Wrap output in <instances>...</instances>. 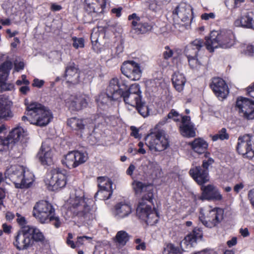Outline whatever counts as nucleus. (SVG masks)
Returning <instances> with one entry per match:
<instances>
[{"label":"nucleus","mask_w":254,"mask_h":254,"mask_svg":"<svg viewBox=\"0 0 254 254\" xmlns=\"http://www.w3.org/2000/svg\"><path fill=\"white\" fill-rule=\"evenodd\" d=\"M127 88V84L126 81L113 78L110 81L106 92L111 96L113 100H118L121 99L122 94Z\"/></svg>","instance_id":"a211bd4d"},{"label":"nucleus","mask_w":254,"mask_h":254,"mask_svg":"<svg viewBox=\"0 0 254 254\" xmlns=\"http://www.w3.org/2000/svg\"><path fill=\"white\" fill-rule=\"evenodd\" d=\"M129 240V235L125 231L121 230L117 232L114 238V241L118 247H123Z\"/></svg>","instance_id":"e433bc0d"},{"label":"nucleus","mask_w":254,"mask_h":254,"mask_svg":"<svg viewBox=\"0 0 254 254\" xmlns=\"http://www.w3.org/2000/svg\"><path fill=\"white\" fill-rule=\"evenodd\" d=\"M65 78L66 82L72 85L78 84L80 81V73L77 66L70 64L66 68Z\"/></svg>","instance_id":"c756f323"},{"label":"nucleus","mask_w":254,"mask_h":254,"mask_svg":"<svg viewBox=\"0 0 254 254\" xmlns=\"http://www.w3.org/2000/svg\"><path fill=\"white\" fill-rule=\"evenodd\" d=\"M173 51L168 46H166L165 48V51L163 53V57L165 59H168L173 56Z\"/></svg>","instance_id":"0e129e2a"},{"label":"nucleus","mask_w":254,"mask_h":254,"mask_svg":"<svg viewBox=\"0 0 254 254\" xmlns=\"http://www.w3.org/2000/svg\"><path fill=\"white\" fill-rule=\"evenodd\" d=\"M13 144V143L8 137L0 136V152H6L8 151Z\"/></svg>","instance_id":"37998d69"},{"label":"nucleus","mask_w":254,"mask_h":254,"mask_svg":"<svg viewBox=\"0 0 254 254\" xmlns=\"http://www.w3.org/2000/svg\"><path fill=\"white\" fill-rule=\"evenodd\" d=\"M44 82H45L43 80H40L38 78H35L33 80L32 86L38 88H41L43 86Z\"/></svg>","instance_id":"774afa93"},{"label":"nucleus","mask_w":254,"mask_h":254,"mask_svg":"<svg viewBox=\"0 0 254 254\" xmlns=\"http://www.w3.org/2000/svg\"><path fill=\"white\" fill-rule=\"evenodd\" d=\"M215 186L213 185H208L206 186H202L201 190L202 193L199 197L201 200H210Z\"/></svg>","instance_id":"58836bf2"},{"label":"nucleus","mask_w":254,"mask_h":254,"mask_svg":"<svg viewBox=\"0 0 254 254\" xmlns=\"http://www.w3.org/2000/svg\"><path fill=\"white\" fill-rule=\"evenodd\" d=\"M237 27H242L254 30V12L247 11L236 19L234 23Z\"/></svg>","instance_id":"c85d7f7f"},{"label":"nucleus","mask_w":254,"mask_h":254,"mask_svg":"<svg viewBox=\"0 0 254 254\" xmlns=\"http://www.w3.org/2000/svg\"><path fill=\"white\" fill-rule=\"evenodd\" d=\"M53 151L47 142L42 143L37 154V158L43 165H50L53 163Z\"/></svg>","instance_id":"a878e982"},{"label":"nucleus","mask_w":254,"mask_h":254,"mask_svg":"<svg viewBox=\"0 0 254 254\" xmlns=\"http://www.w3.org/2000/svg\"><path fill=\"white\" fill-rule=\"evenodd\" d=\"M222 199V195L221 194L219 190L215 187L213 191V193L210 198V200L221 201Z\"/></svg>","instance_id":"5fc2aeb1"},{"label":"nucleus","mask_w":254,"mask_h":254,"mask_svg":"<svg viewBox=\"0 0 254 254\" xmlns=\"http://www.w3.org/2000/svg\"><path fill=\"white\" fill-rule=\"evenodd\" d=\"M65 205L81 223L89 225L95 217L96 207L94 201L91 199L85 198L84 192L81 190L72 192Z\"/></svg>","instance_id":"f03ea898"},{"label":"nucleus","mask_w":254,"mask_h":254,"mask_svg":"<svg viewBox=\"0 0 254 254\" xmlns=\"http://www.w3.org/2000/svg\"><path fill=\"white\" fill-rule=\"evenodd\" d=\"M215 17V14L214 12L204 13L201 15V19L205 21L213 20Z\"/></svg>","instance_id":"e2e57ef3"},{"label":"nucleus","mask_w":254,"mask_h":254,"mask_svg":"<svg viewBox=\"0 0 254 254\" xmlns=\"http://www.w3.org/2000/svg\"><path fill=\"white\" fill-rule=\"evenodd\" d=\"M143 165L146 166L148 170L151 172H153L154 169H156L157 170H160L159 167L157 165L156 162L151 161L150 160L147 159L146 161L143 162Z\"/></svg>","instance_id":"603ef678"},{"label":"nucleus","mask_w":254,"mask_h":254,"mask_svg":"<svg viewBox=\"0 0 254 254\" xmlns=\"http://www.w3.org/2000/svg\"><path fill=\"white\" fill-rule=\"evenodd\" d=\"M173 19L176 25H181L185 28L190 27L192 20V9L186 3H180L173 12Z\"/></svg>","instance_id":"9b49d317"},{"label":"nucleus","mask_w":254,"mask_h":254,"mask_svg":"<svg viewBox=\"0 0 254 254\" xmlns=\"http://www.w3.org/2000/svg\"><path fill=\"white\" fill-rule=\"evenodd\" d=\"M109 100H112L111 96L106 93H101L96 98V102L99 107L101 108L104 107L107 104Z\"/></svg>","instance_id":"a19ab883"},{"label":"nucleus","mask_w":254,"mask_h":254,"mask_svg":"<svg viewBox=\"0 0 254 254\" xmlns=\"http://www.w3.org/2000/svg\"><path fill=\"white\" fill-rule=\"evenodd\" d=\"M182 249L176 247L171 243H168L164 245L162 253L163 254H181Z\"/></svg>","instance_id":"ea45409f"},{"label":"nucleus","mask_w":254,"mask_h":254,"mask_svg":"<svg viewBox=\"0 0 254 254\" xmlns=\"http://www.w3.org/2000/svg\"><path fill=\"white\" fill-rule=\"evenodd\" d=\"M210 137L213 141H216L218 140H223L225 139H228L229 135L227 132L225 128H222L218 132L214 134L211 135Z\"/></svg>","instance_id":"a18cd8bd"},{"label":"nucleus","mask_w":254,"mask_h":254,"mask_svg":"<svg viewBox=\"0 0 254 254\" xmlns=\"http://www.w3.org/2000/svg\"><path fill=\"white\" fill-rule=\"evenodd\" d=\"M145 140L146 145L153 152L163 151L169 145L168 139L163 130L150 132L146 136Z\"/></svg>","instance_id":"1a4fd4ad"},{"label":"nucleus","mask_w":254,"mask_h":254,"mask_svg":"<svg viewBox=\"0 0 254 254\" xmlns=\"http://www.w3.org/2000/svg\"><path fill=\"white\" fill-rule=\"evenodd\" d=\"M173 84L175 88L178 92L183 91L186 82L184 74L180 72H175L172 78Z\"/></svg>","instance_id":"f704fd0d"},{"label":"nucleus","mask_w":254,"mask_h":254,"mask_svg":"<svg viewBox=\"0 0 254 254\" xmlns=\"http://www.w3.org/2000/svg\"><path fill=\"white\" fill-rule=\"evenodd\" d=\"M205 47L209 52L218 48L228 49L236 44V38L230 30L223 29L212 31L205 37Z\"/></svg>","instance_id":"7ed1b4c3"},{"label":"nucleus","mask_w":254,"mask_h":254,"mask_svg":"<svg viewBox=\"0 0 254 254\" xmlns=\"http://www.w3.org/2000/svg\"><path fill=\"white\" fill-rule=\"evenodd\" d=\"M26 115L22 117L23 121L27 120L31 124L44 127L50 123L53 116L51 111L38 102H33L26 104Z\"/></svg>","instance_id":"20e7f679"},{"label":"nucleus","mask_w":254,"mask_h":254,"mask_svg":"<svg viewBox=\"0 0 254 254\" xmlns=\"http://www.w3.org/2000/svg\"><path fill=\"white\" fill-rule=\"evenodd\" d=\"M16 216L17 217V222L21 226V228H23L24 227H27L28 226L26 225L27 221L24 216H22L21 215L18 213L16 214Z\"/></svg>","instance_id":"13d9d810"},{"label":"nucleus","mask_w":254,"mask_h":254,"mask_svg":"<svg viewBox=\"0 0 254 254\" xmlns=\"http://www.w3.org/2000/svg\"><path fill=\"white\" fill-rule=\"evenodd\" d=\"M243 52L248 56L254 55V46L251 44H246L243 47Z\"/></svg>","instance_id":"4d7b16f0"},{"label":"nucleus","mask_w":254,"mask_h":254,"mask_svg":"<svg viewBox=\"0 0 254 254\" xmlns=\"http://www.w3.org/2000/svg\"><path fill=\"white\" fill-rule=\"evenodd\" d=\"M149 8L151 10L156 12L161 8V5L156 0H149Z\"/></svg>","instance_id":"6e6d98bb"},{"label":"nucleus","mask_w":254,"mask_h":254,"mask_svg":"<svg viewBox=\"0 0 254 254\" xmlns=\"http://www.w3.org/2000/svg\"><path fill=\"white\" fill-rule=\"evenodd\" d=\"M153 27L152 22L145 21L142 18L141 21L135 27L134 30L137 34H143L151 30Z\"/></svg>","instance_id":"4c0bfd02"},{"label":"nucleus","mask_w":254,"mask_h":254,"mask_svg":"<svg viewBox=\"0 0 254 254\" xmlns=\"http://www.w3.org/2000/svg\"><path fill=\"white\" fill-rule=\"evenodd\" d=\"M67 125L72 129L79 131L85 135L90 134L94 127L92 119H79L76 117L68 119L67 121Z\"/></svg>","instance_id":"ddd939ff"},{"label":"nucleus","mask_w":254,"mask_h":254,"mask_svg":"<svg viewBox=\"0 0 254 254\" xmlns=\"http://www.w3.org/2000/svg\"><path fill=\"white\" fill-rule=\"evenodd\" d=\"M223 214L222 209L205 206L200 208L199 219L206 227L212 228L222 221Z\"/></svg>","instance_id":"6e6552de"},{"label":"nucleus","mask_w":254,"mask_h":254,"mask_svg":"<svg viewBox=\"0 0 254 254\" xmlns=\"http://www.w3.org/2000/svg\"><path fill=\"white\" fill-rule=\"evenodd\" d=\"M210 153L208 152H206L204 156L206 158H208L207 160H204L203 161L202 167L204 168L203 170H207L209 166L212 165L214 162V160L209 157Z\"/></svg>","instance_id":"3c124183"},{"label":"nucleus","mask_w":254,"mask_h":254,"mask_svg":"<svg viewBox=\"0 0 254 254\" xmlns=\"http://www.w3.org/2000/svg\"><path fill=\"white\" fill-rule=\"evenodd\" d=\"M99 37V28H95L93 29L91 34V40L92 43L97 42Z\"/></svg>","instance_id":"680f3d73"},{"label":"nucleus","mask_w":254,"mask_h":254,"mask_svg":"<svg viewBox=\"0 0 254 254\" xmlns=\"http://www.w3.org/2000/svg\"><path fill=\"white\" fill-rule=\"evenodd\" d=\"M87 159V154L78 151H72L64 156L62 163L67 168L72 169L84 163Z\"/></svg>","instance_id":"f3484780"},{"label":"nucleus","mask_w":254,"mask_h":254,"mask_svg":"<svg viewBox=\"0 0 254 254\" xmlns=\"http://www.w3.org/2000/svg\"><path fill=\"white\" fill-rule=\"evenodd\" d=\"M10 103L6 98L0 97V118L8 120L13 114L10 110Z\"/></svg>","instance_id":"2f4dec72"},{"label":"nucleus","mask_w":254,"mask_h":254,"mask_svg":"<svg viewBox=\"0 0 254 254\" xmlns=\"http://www.w3.org/2000/svg\"><path fill=\"white\" fill-rule=\"evenodd\" d=\"M73 236L71 233H68L66 239V244L72 249H75L74 242L72 240Z\"/></svg>","instance_id":"69168bd1"},{"label":"nucleus","mask_w":254,"mask_h":254,"mask_svg":"<svg viewBox=\"0 0 254 254\" xmlns=\"http://www.w3.org/2000/svg\"><path fill=\"white\" fill-rule=\"evenodd\" d=\"M112 193L113 190L99 189L95 195V198L99 197L100 199L107 200L111 197Z\"/></svg>","instance_id":"49530a36"},{"label":"nucleus","mask_w":254,"mask_h":254,"mask_svg":"<svg viewBox=\"0 0 254 254\" xmlns=\"http://www.w3.org/2000/svg\"><path fill=\"white\" fill-rule=\"evenodd\" d=\"M32 214L41 224L55 221L53 224L56 228H59L62 223L59 217L55 216V208L52 204L46 200L40 201L35 204Z\"/></svg>","instance_id":"423d86ee"},{"label":"nucleus","mask_w":254,"mask_h":254,"mask_svg":"<svg viewBox=\"0 0 254 254\" xmlns=\"http://www.w3.org/2000/svg\"><path fill=\"white\" fill-rule=\"evenodd\" d=\"M141 94L138 84H133L130 86L127 84V88L124 90L121 98L123 99L126 104L134 107L141 100Z\"/></svg>","instance_id":"dca6fc26"},{"label":"nucleus","mask_w":254,"mask_h":254,"mask_svg":"<svg viewBox=\"0 0 254 254\" xmlns=\"http://www.w3.org/2000/svg\"><path fill=\"white\" fill-rule=\"evenodd\" d=\"M27 227L29 233L30 238L32 240V245L34 241L42 242L44 241V236L39 229L34 226H27Z\"/></svg>","instance_id":"c9c22d12"},{"label":"nucleus","mask_w":254,"mask_h":254,"mask_svg":"<svg viewBox=\"0 0 254 254\" xmlns=\"http://www.w3.org/2000/svg\"><path fill=\"white\" fill-rule=\"evenodd\" d=\"M192 149L195 152L198 154L205 153L208 147V143L204 139L198 138L195 139L192 142L189 144Z\"/></svg>","instance_id":"72a5a7b5"},{"label":"nucleus","mask_w":254,"mask_h":254,"mask_svg":"<svg viewBox=\"0 0 254 254\" xmlns=\"http://www.w3.org/2000/svg\"><path fill=\"white\" fill-rule=\"evenodd\" d=\"M92 239V237L86 236L77 237L76 242H74L75 249L79 248L83 246L86 241H90Z\"/></svg>","instance_id":"09e8293b"},{"label":"nucleus","mask_w":254,"mask_h":254,"mask_svg":"<svg viewBox=\"0 0 254 254\" xmlns=\"http://www.w3.org/2000/svg\"><path fill=\"white\" fill-rule=\"evenodd\" d=\"M88 97L85 95H71L66 100V104L73 111H79L87 107Z\"/></svg>","instance_id":"393cba45"},{"label":"nucleus","mask_w":254,"mask_h":254,"mask_svg":"<svg viewBox=\"0 0 254 254\" xmlns=\"http://www.w3.org/2000/svg\"><path fill=\"white\" fill-rule=\"evenodd\" d=\"M205 46V42L201 39H196L190 42L186 48V53H190L194 55H197L198 52Z\"/></svg>","instance_id":"473e14b6"},{"label":"nucleus","mask_w":254,"mask_h":254,"mask_svg":"<svg viewBox=\"0 0 254 254\" xmlns=\"http://www.w3.org/2000/svg\"><path fill=\"white\" fill-rule=\"evenodd\" d=\"M12 67V62L9 61H5L0 65V92L13 88L12 84L6 82Z\"/></svg>","instance_id":"5701e85b"},{"label":"nucleus","mask_w":254,"mask_h":254,"mask_svg":"<svg viewBox=\"0 0 254 254\" xmlns=\"http://www.w3.org/2000/svg\"><path fill=\"white\" fill-rule=\"evenodd\" d=\"M210 87L219 100H224L229 94L228 86L225 80L221 78H213L211 79Z\"/></svg>","instance_id":"412c9836"},{"label":"nucleus","mask_w":254,"mask_h":254,"mask_svg":"<svg viewBox=\"0 0 254 254\" xmlns=\"http://www.w3.org/2000/svg\"><path fill=\"white\" fill-rule=\"evenodd\" d=\"M190 174L193 180L201 186L209 181L208 170H203L200 167L196 166L190 170Z\"/></svg>","instance_id":"cd10ccee"},{"label":"nucleus","mask_w":254,"mask_h":254,"mask_svg":"<svg viewBox=\"0 0 254 254\" xmlns=\"http://www.w3.org/2000/svg\"><path fill=\"white\" fill-rule=\"evenodd\" d=\"M132 208L130 202L124 200L118 202L115 206L113 214L118 219L128 217L132 212Z\"/></svg>","instance_id":"b1692460"},{"label":"nucleus","mask_w":254,"mask_h":254,"mask_svg":"<svg viewBox=\"0 0 254 254\" xmlns=\"http://www.w3.org/2000/svg\"><path fill=\"white\" fill-rule=\"evenodd\" d=\"M134 243L135 244V249L139 251H144L146 249V244L140 238H136L134 240Z\"/></svg>","instance_id":"864d4df0"},{"label":"nucleus","mask_w":254,"mask_h":254,"mask_svg":"<svg viewBox=\"0 0 254 254\" xmlns=\"http://www.w3.org/2000/svg\"><path fill=\"white\" fill-rule=\"evenodd\" d=\"M27 135V131L19 126L12 128L7 135L13 144L19 141L22 142Z\"/></svg>","instance_id":"7c9ffc66"},{"label":"nucleus","mask_w":254,"mask_h":254,"mask_svg":"<svg viewBox=\"0 0 254 254\" xmlns=\"http://www.w3.org/2000/svg\"><path fill=\"white\" fill-rule=\"evenodd\" d=\"M236 108L240 115L244 119L248 120L254 119V101L243 97H238Z\"/></svg>","instance_id":"2eb2a0df"},{"label":"nucleus","mask_w":254,"mask_h":254,"mask_svg":"<svg viewBox=\"0 0 254 254\" xmlns=\"http://www.w3.org/2000/svg\"><path fill=\"white\" fill-rule=\"evenodd\" d=\"M132 187L136 195L144 193L136 209L137 216L148 225L156 224L159 218L158 213L155 209H152L149 205L153 203V186L149 184L134 181Z\"/></svg>","instance_id":"f257e3e1"},{"label":"nucleus","mask_w":254,"mask_h":254,"mask_svg":"<svg viewBox=\"0 0 254 254\" xmlns=\"http://www.w3.org/2000/svg\"><path fill=\"white\" fill-rule=\"evenodd\" d=\"M66 179V171L65 170L60 168H55L46 174L44 182L49 190L54 191L65 186Z\"/></svg>","instance_id":"9d476101"},{"label":"nucleus","mask_w":254,"mask_h":254,"mask_svg":"<svg viewBox=\"0 0 254 254\" xmlns=\"http://www.w3.org/2000/svg\"><path fill=\"white\" fill-rule=\"evenodd\" d=\"M186 54L190 67L192 69H198L200 66V63L197 58V55H194L190 53Z\"/></svg>","instance_id":"c03bdc74"},{"label":"nucleus","mask_w":254,"mask_h":254,"mask_svg":"<svg viewBox=\"0 0 254 254\" xmlns=\"http://www.w3.org/2000/svg\"><path fill=\"white\" fill-rule=\"evenodd\" d=\"M2 8L7 15L17 16L19 18H24L25 14L31 10V6L25 0H14L9 6L3 4Z\"/></svg>","instance_id":"4468645a"},{"label":"nucleus","mask_w":254,"mask_h":254,"mask_svg":"<svg viewBox=\"0 0 254 254\" xmlns=\"http://www.w3.org/2000/svg\"><path fill=\"white\" fill-rule=\"evenodd\" d=\"M122 72L133 81L139 80L141 76V70L139 64L133 61L125 62L121 66Z\"/></svg>","instance_id":"aec40b11"},{"label":"nucleus","mask_w":254,"mask_h":254,"mask_svg":"<svg viewBox=\"0 0 254 254\" xmlns=\"http://www.w3.org/2000/svg\"><path fill=\"white\" fill-rule=\"evenodd\" d=\"M168 119H172L176 122H179L181 121L180 130L183 136L188 137H192L195 136L194 125L190 121V116H183L174 109H172L168 114L167 117L161 121L159 123V125H164L167 122Z\"/></svg>","instance_id":"0eeeda50"},{"label":"nucleus","mask_w":254,"mask_h":254,"mask_svg":"<svg viewBox=\"0 0 254 254\" xmlns=\"http://www.w3.org/2000/svg\"><path fill=\"white\" fill-rule=\"evenodd\" d=\"M237 150L244 157L251 159L254 156V137L250 134L240 136Z\"/></svg>","instance_id":"f8f14e48"},{"label":"nucleus","mask_w":254,"mask_h":254,"mask_svg":"<svg viewBox=\"0 0 254 254\" xmlns=\"http://www.w3.org/2000/svg\"><path fill=\"white\" fill-rule=\"evenodd\" d=\"M16 83L17 85L21 86L22 85L29 84L30 82L26 79V76L25 75H22L21 76V79L17 80Z\"/></svg>","instance_id":"338daca9"},{"label":"nucleus","mask_w":254,"mask_h":254,"mask_svg":"<svg viewBox=\"0 0 254 254\" xmlns=\"http://www.w3.org/2000/svg\"><path fill=\"white\" fill-rule=\"evenodd\" d=\"M202 233L201 230L195 228L193 231L189 233L181 242L180 246L182 250H188L194 247L198 239L201 238Z\"/></svg>","instance_id":"4be33fe9"},{"label":"nucleus","mask_w":254,"mask_h":254,"mask_svg":"<svg viewBox=\"0 0 254 254\" xmlns=\"http://www.w3.org/2000/svg\"><path fill=\"white\" fill-rule=\"evenodd\" d=\"M134 107L135 108V109L138 111V113L142 117H146L148 116L149 114L148 107L145 104V103L143 102L141 100Z\"/></svg>","instance_id":"de8ad7c7"},{"label":"nucleus","mask_w":254,"mask_h":254,"mask_svg":"<svg viewBox=\"0 0 254 254\" xmlns=\"http://www.w3.org/2000/svg\"><path fill=\"white\" fill-rule=\"evenodd\" d=\"M245 0H226L225 3L227 6H231L233 7H237L240 5L241 3L244 2Z\"/></svg>","instance_id":"bf43d9fd"},{"label":"nucleus","mask_w":254,"mask_h":254,"mask_svg":"<svg viewBox=\"0 0 254 254\" xmlns=\"http://www.w3.org/2000/svg\"><path fill=\"white\" fill-rule=\"evenodd\" d=\"M13 243L18 250H26L32 246V240L27 227L21 228L15 233Z\"/></svg>","instance_id":"6ab92c4d"},{"label":"nucleus","mask_w":254,"mask_h":254,"mask_svg":"<svg viewBox=\"0 0 254 254\" xmlns=\"http://www.w3.org/2000/svg\"><path fill=\"white\" fill-rule=\"evenodd\" d=\"M85 9L87 12L99 14L104 12L107 0H85Z\"/></svg>","instance_id":"bb28decb"},{"label":"nucleus","mask_w":254,"mask_h":254,"mask_svg":"<svg viewBox=\"0 0 254 254\" xmlns=\"http://www.w3.org/2000/svg\"><path fill=\"white\" fill-rule=\"evenodd\" d=\"M97 181L100 189L113 190L112 182L109 178L105 177H100L98 178Z\"/></svg>","instance_id":"79ce46f5"},{"label":"nucleus","mask_w":254,"mask_h":254,"mask_svg":"<svg viewBox=\"0 0 254 254\" xmlns=\"http://www.w3.org/2000/svg\"><path fill=\"white\" fill-rule=\"evenodd\" d=\"M128 18L129 20H132V25L133 26L135 27L142 18L138 17L135 13H133L129 15Z\"/></svg>","instance_id":"052dcab7"},{"label":"nucleus","mask_w":254,"mask_h":254,"mask_svg":"<svg viewBox=\"0 0 254 254\" xmlns=\"http://www.w3.org/2000/svg\"><path fill=\"white\" fill-rule=\"evenodd\" d=\"M73 46L75 49L82 48L84 46V40L82 38H76L75 37L72 38Z\"/></svg>","instance_id":"8fccbe9b"},{"label":"nucleus","mask_w":254,"mask_h":254,"mask_svg":"<svg viewBox=\"0 0 254 254\" xmlns=\"http://www.w3.org/2000/svg\"><path fill=\"white\" fill-rule=\"evenodd\" d=\"M4 175L5 181L9 180L17 189L30 187L34 181L33 173L19 165H10L7 167Z\"/></svg>","instance_id":"39448f33"}]
</instances>
